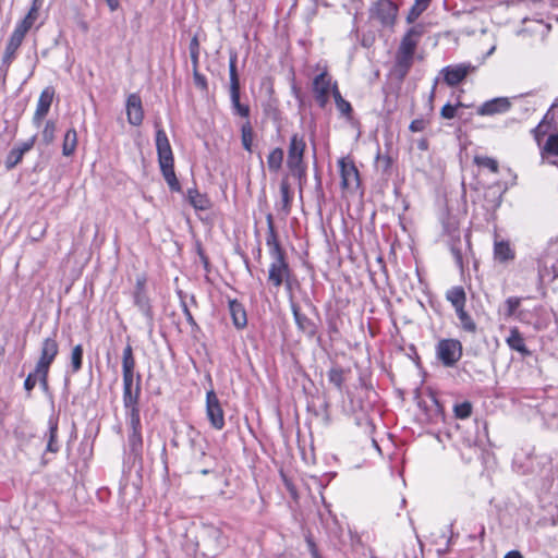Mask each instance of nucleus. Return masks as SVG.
<instances>
[{
	"instance_id": "27",
	"label": "nucleus",
	"mask_w": 558,
	"mask_h": 558,
	"mask_svg": "<svg viewBox=\"0 0 558 558\" xmlns=\"http://www.w3.org/2000/svg\"><path fill=\"white\" fill-rule=\"evenodd\" d=\"M135 359L133 355V349L130 343L123 350L122 353V375L123 377H135Z\"/></svg>"
},
{
	"instance_id": "11",
	"label": "nucleus",
	"mask_w": 558,
	"mask_h": 558,
	"mask_svg": "<svg viewBox=\"0 0 558 558\" xmlns=\"http://www.w3.org/2000/svg\"><path fill=\"white\" fill-rule=\"evenodd\" d=\"M59 352V345L56 339V332L52 337H47L44 339L40 349V356L36 363L37 367H46L50 368L52 362Z\"/></svg>"
},
{
	"instance_id": "15",
	"label": "nucleus",
	"mask_w": 558,
	"mask_h": 558,
	"mask_svg": "<svg viewBox=\"0 0 558 558\" xmlns=\"http://www.w3.org/2000/svg\"><path fill=\"white\" fill-rule=\"evenodd\" d=\"M54 88L52 86H47L43 89V92L39 95L37 108L34 113L33 122L37 126L40 125L43 119L47 116L49 112V109L51 107L53 97H54Z\"/></svg>"
},
{
	"instance_id": "5",
	"label": "nucleus",
	"mask_w": 558,
	"mask_h": 558,
	"mask_svg": "<svg viewBox=\"0 0 558 558\" xmlns=\"http://www.w3.org/2000/svg\"><path fill=\"white\" fill-rule=\"evenodd\" d=\"M236 53H232L229 60V76H230V99L233 112L242 118L248 120L250 107L240 101V80L236 70Z\"/></svg>"
},
{
	"instance_id": "32",
	"label": "nucleus",
	"mask_w": 558,
	"mask_h": 558,
	"mask_svg": "<svg viewBox=\"0 0 558 558\" xmlns=\"http://www.w3.org/2000/svg\"><path fill=\"white\" fill-rule=\"evenodd\" d=\"M507 343L514 351L525 355L530 354V351L526 349L524 339L517 328L510 330V335L507 338Z\"/></svg>"
},
{
	"instance_id": "56",
	"label": "nucleus",
	"mask_w": 558,
	"mask_h": 558,
	"mask_svg": "<svg viewBox=\"0 0 558 558\" xmlns=\"http://www.w3.org/2000/svg\"><path fill=\"white\" fill-rule=\"evenodd\" d=\"M305 542H306V545H307V548H308V551H310L312 558L320 556V554L318 551V548H317V546H316V544L314 542V538H313L311 533H307L305 535Z\"/></svg>"
},
{
	"instance_id": "13",
	"label": "nucleus",
	"mask_w": 558,
	"mask_h": 558,
	"mask_svg": "<svg viewBox=\"0 0 558 558\" xmlns=\"http://www.w3.org/2000/svg\"><path fill=\"white\" fill-rule=\"evenodd\" d=\"M475 66L471 64H457V65H448L445 66L441 70V73H444V81L449 86H456L459 83H461L465 76L471 72L474 71Z\"/></svg>"
},
{
	"instance_id": "42",
	"label": "nucleus",
	"mask_w": 558,
	"mask_h": 558,
	"mask_svg": "<svg viewBox=\"0 0 558 558\" xmlns=\"http://www.w3.org/2000/svg\"><path fill=\"white\" fill-rule=\"evenodd\" d=\"M474 162L480 167L489 169L493 173H498L499 166L498 161L487 156H475Z\"/></svg>"
},
{
	"instance_id": "52",
	"label": "nucleus",
	"mask_w": 558,
	"mask_h": 558,
	"mask_svg": "<svg viewBox=\"0 0 558 558\" xmlns=\"http://www.w3.org/2000/svg\"><path fill=\"white\" fill-rule=\"evenodd\" d=\"M194 84L202 90H207L208 84L206 77L197 71V68H193Z\"/></svg>"
},
{
	"instance_id": "41",
	"label": "nucleus",
	"mask_w": 558,
	"mask_h": 558,
	"mask_svg": "<svg viewBox=\"0 0 558 558\" xmlns=\"http://www.w3.org/2000/svg\"><path fill=\"white\" fill-rule=\"evenodd\" d=\"M83 364V345L76 344L71 352V368L72 373H77Z\"/></svg>"
},
{
	"instance_id": "48",
	"label": "nucleus",
	"mask_w": 558,
	"mask_h": 558,
	"mask_svg": "<svg viewBox=\"0 0 558 558\" xmlns=\"http://www.w3.org/2000/svg\"><path fill=\"white\" fill-rule=\"evenodd\" d=\"M36 374H38L37 380L39 381L41 389L44 391H48V389H49V385H48L49 368H46V367L41 368V367L36 366Z\"/></svg>"
},
{
	"instance_id": "46",
	"label": "nucleus",
	"mask_w": 558,
	"mask_h": 558,
	"mask_svg": "<svg viewBox=\"0 0 558 558\" xmlns=\"http://www.w3.org/2000/svg\"><path fill=\"white\" fill-rule=\"evenodd\" d=\"M456 417L464 420L472 414V404L469 401L458 403L453 408Z\"/></svg>"
},
{
	"instance_id": "6",
	"label": "nucleus",
	"mask_w": 558,
	"mask_h": 558,
	"mask_svg": "<svg viewBox=\"0 0 558 558\" xmlns=\"http://www.w3.org/2000/svg\"><path fill=\"white\" fill-rule=\"evenodd\" d=\"M437 357L446 367H452L462 356V344L456 339H442L438 342Z\"/></svg>"
},
{
	"instance_id": "45",
	"label": "nucleus",
	"mask_w": 558,
	"mask_h": 558,
	"mask_svg": "<svg viewBox=\"0 0 558 558\" xmlns=\"http://www.w3.org/2000/svg\"><path fill=\"white\" fill-rule=\"evenodd\" d=\"M287 166L290 169L292 175L299 179L300 185L302 186V180L305 179L306 175V166L304 161L287 163Z\"/></svg>"
},
{
	"instance_id": "61",
	"label": "nucleus",
	"mask_w": 558,
	"mask_h": 558,
	"mask_svg": "<svg viewBox=\"0 0 558 558\" xmlns=\"http://www.w3.org/2000/svg\"><path fill=\"white\" fill-rule=\"evenodd\" d=\"M293 275L292 272L290 275H288V278L284 280L283 284H284V288L288 292H291L292 291V288H293Z\"/></svg>"
},
{
	"instance_id": "28",
	"label": "nucleus",
	"mask_w": 558,
	"mask_h": 558,
	"mask_svg": "<svg viewBox=\"0 0 558 558\" xmlns=\"http://www.w3.org/2000/svg\"><path fill=\"white\" fill-rule=\"evenodd\" d=\"M446 299L451 303V305L457 311L458 308L465 307L466 303V294L461 286L452 287L446 293Z\"/></svg>"
},
{
	"instance_id": "29",
	"label": "nucleus",
	"mask_w": 558,
	"mask_h": 558,
	"mask_svg": "<svg viewBox=\"0 0 558 558\" xmlns=\"http://www.w3.org/2000/svg\"><path fill=\"white\" fill-rule=\"evenodd\" d=\"M189 203L197 210H206L210 207V201L205 195L199 193L196 189L187 191Z\"/></svg>"
},
{
	"instance_id": "55",
	"label": "nucleus",
	"mask_w": 558,
	"mask_h": 558,
	"mask_svg": "<svg viewBox=\"0 0 558 558\" xmlns=\"http://www.w3.org/2000/svg\"><path fill=\"white\" fill-rule=\"evenodd\" d=\"M305 542H306V545H307V548H308V551H310L312 558L320 556V554L318 551V548H317V546H316V544L314 542V538H313L311 533H307L305 535Z\"/></svg>"
},
{
	"instance_id": "53",
	"label": "nucleus",
	"mask_w": 558,
	"mask_h": 558,
	"mask_svg": "<svg viewBox=\"0 0 558 558\" xmlns=\"http://www.w3.org/2000/svg\"><path fill=\"white\" fill-rule=\"evenodd\" d=\"M376 162H377V166L383 169V171H388L392 165V159L390 156H388V155L383 156L378 151V154L376 156Z\"/></svg>"
},
{
	"instance_id": "21",
	"label": "nucleus",
	"mask_w": 558,
	"mask_h": 558,
	"mask_svg": "<svg viewBox=\"0 0 558 558\" xmlns=\"http://www.w3.org/2000/svg\"><path fill=\"white\" fill-rule=\"evenodd\" d=\"M129 458L133 463L142 462L143 458V435L142 432H128Z\"/></svg>"
},
{
	"instance_id": "39",
	"label": "nucleus",
	"mask_w": 558,
	"mask_h": 558,
	"mask_svg": "<svg viewBox=\"0 0 558 558\" xmlns=\"http://www.w3.org/2000/svg\"><path fill=\"white\" fill-rule=\"evenodd\" d=\"M328 380L339 391H342L344 384V371L341 367H331L328 373Z\"/></svg>"
},
{
	"instance_id": "4",
	"label": "nucleus",
	"mask_w": 558,
	"mask_h": 558,
	"mask_svg": "<svg viewBox=\"0 0 558 558\" xmlns=\"http://www.w3.org/2000/svg\"><path fill=\"white\" fill-rule=\"evenodd\" d=\"M133 302L138 311L146 318V327L149 332H153L155 327V312L151 301L146 291V278L140 276L136 278L135 288L133 291Z\"/></svg>"
},
{
	"instance_id": "51",
	"label": "nucleus",
	"mask_w": 558,
	"mask_h": 558,
	"mask_svg": "<svg viewBox=\"0 0 558 558\" xmlns=\"http://www.w3.org/2000/svg\"><path fill=\"white\" fill-rule=\"evenodd\" d=\"M557 117L558 116L556 114V111L550 106V108L545 113V116L543 117V119H542V121L539 123L543 124L545 128L550 130L554 126Z\"/></svg>"
},
{
	"instance_id": "23",
	"label": "nucleus",
	"mask_w": 558,
	"mask_h": 558,
	"mask_svg": "<svg viewBox=\"0 0 558 558\" xmlns=\"http://www.w3.org/2000/svg\"><path fill=\"white\" fill-rule=\"evenodd\" d=\"M44 439L47 440L45 454L46 453H57L60 450V445L58 441V420L54 417H50L48 421V430L44 435Z\"/></svg>"
},
{
	"instance_id": "57",
	"label": "nucleus",
	"mask_w": 558,
	"mask_h": 558,
	"mask_svg": "<svg viewBox=\"0 0 558 558\" xmlns=\"http://www.w3.org/2000/svg\"><path fill=\"white\" fill-rule=\"evenodd\" d=\"M457 112V107L451 104H446L440 111V114L444 119H452L454 118Z\"/></svg>"
},
{
	"instance_id": "58",
	"label": "nucleus",
	"mask_w": 558,
	"mask_h": 558,
	"mask_svg": "<svg viewBox=\"0 0 558 558\" xmlns=\"http://www.w3.org/2000/svg\"><path fill=\"white\" fill-rule=\"evenodd\" d=\"M426 124H427L426 120H424L422 118L421 119H414L410 123L409 129L412 132H421V131H423L426 128Z\"/></svg>"
},
{
	"instance_id": "2",
	"label": "nucleus",
	"mask_w": 558,
	"mask_h": 558,
	"mask_svg": "<svg viewBox=\"0 0 558 558\" xmlns=\"http://www.w3.org/2000/svg\"><path fill=\"white\" fill-rule=\"evenodd\" d=\"M424 34V26L416 24L412 26L402 37L396 53V66L401 76H404L412 66L416 47Z\"/></svg>"
},
{
	"instance_id": "19",
	"label": "nucleus",
	"mask_w": 558,
	"mask_h": 558,
	"mask_svg": "<svg viewBox=\"0 0 558 558\" xmlns=\"http://www.w3.org/2000/svg\"><path fill=\"white\" fill-rule=\"evenodd\" d=\"M291 311L298 329L305 333L308 338H313L317 332L315 323L305 314L301 313L300 306L294 302H291Z\"/></svg>"
},
{
	"instance_id": "16",
	"label": "nucleus",
	"mask_w": 558,
	"mask_h": 558,
	"mask_svg": "<svg viewBox=\"0 0 558 558\" xmlns=\"http://www.w3.org/2000/svg\"><path fill=\"white\" fill-rule=\"evenodd\" d=\"M267 221V234H266V245L269 248V255L271 258L286 256V252L282 248L278 235L276 232L274 217L271 214L266 216Z\"/></svg>"
},
{
	"instance_id": "34",
	"label": "nucleus",
	"mask_w": 558,
	"mask_h": 558,
	"mask_svg": "<svg viewBox=\"0 0 558 558\" xmlns=\"http://www.w3.org/2000/svg\"><path fill=\"white\" fill-rule=\"evenodd\" d=\"M77 146V133L75 129H70L64 134L62 154L65 157L72 156Z\"/></svg>"
},
{
	"instance_id": "59",
	"label": "nucleus",
	"mask_w": 558,
	"mask_h": 558,
	"mask_svg": "<svg viewBox=\"0 0 558 558\" xmlns=\"http://www.w3.org/2000/svg\"><path fill=\"white\" fill-rule=\"evenodd\" d=\"M35 141H36V136H32L28 141L22 143L21 145H19L17 147H14V148L17 149L19 151H21V154L24 156L25 153H27L28 150H31L33 148Z\"/></svg>"
},
{
	"instance_id": "1",
	"label": "nucleus",
	"mask_w": 558,
	"mask_h": 558,
	"mask_svg": "<svg viewBox=\"0 0 558 558\" xmlns=\"http://www.w3.org/2000/svg\"><path fill=\"white\" fill-rule=\"evenodd\" d=\"M156 150L163 179L171 191L179 192L181 185L174 172V158L169 138L163 129L156 124Z\"/></svg>"
},
{
	"instance_id": "12",
	"label": "nucleus",
	"mask_w": 558,
	"mask_h": 558,
	"mask_svg": "<svg viewBox=\"0 0 558 558\" xmlns=\"http://www.w3.org/2000/svg\"><path fill=\"white\" fill-rule=\"evenodd\" d=\"M141 397V375L135 377H123V405L131 407L140 404Z\"/></svg>"
},
{
	"instance_id": "38",
	"label": "nucleus",
	"mask_w": 558,
	"mask_h": 558,
	"mask_svg": "<svg viewBox=\"0 0 558 558\" xmlns=\"http://www.w3.org/2000/svg\"><path fill=\"white\" fill-rule=\"evenodd\" d=\"M280 195H281V210L284 215H289L291 211L292 195L290 191V184L287 180H282L280 183Z\"/></svg>"
},
{
	"instance_id": "17",
	"label": "nucleus",
	"mask_w": 558,
	"mask_h": 558,
	"mask_svg": "<svg viewBox=\"0 0 558 558\" xmlns=\"http://www.w3.org/2000/svg\"><path fill=\"white\" fill-rule=\"evenodd\" d=\"M341 186L343 189L356 187L359 185V171L354 162L341 158L339 160Z\"/></svg>"
},
{
	"instance_id": "25",
	"label": "nucleus",
	"mask_w": 558,
	"mask_h": 558,
	"mask_svg": "<svg viewBox=\"0 0 558 558\" xmlns=\"http://www.w3.org/2000/svg\"><path fill=\"white\" fill-rule=\"evenodd\" d=\"M229 311L232 317L233 325L238 329H242L247 324L246 312L244 306L236 300L229 301Z\"/></svg>"
},
{
	"instance_id": "47",
	"label": "nucleus",
	"mask_w": 558,
	"mask_h": 558,
	"mask_svg": "<svg viewBox=\"0 0 558 558\" xmlns=\"http://www.w3.org/2000/svg\"><path fill=\"white\" fill-rule=\"evenodd\" d=\"M23 159V155L15 148H12L5 158V168L8 170L16 167Z\"/></svg>"
},
{
	"instance_id": "62",
	"label": "nucleus",
	"mask_w": 558,
	"mask_h": 558,
	"mask_svg": "<svg viewBox=\"0 0 558 558\" xmlns=\"http://www.w3.org/2000/svg\"><path fill=\"white\" fill-rule=\"evenodd\" d=\"M451 253L453 254L454 256V259H456V263L459 265V266H462V254L460 252L459 248H456V247H452L451 248Z\"/></svg>"
},
{
	"instance_id": "49",
	"label": "nucleus",
	"mask_w": 558,
	"mask_h": 558,
	"mask_svg": "<svg viewBox=\"0 0 558 558\" xmlns=\"http://www.w3.org/2000/svg\"><path fill=\"white\" fill-rule=\"evenodd\" d=\"M190 56L193 63V68H197L198 64V54H199V44L196 37H193L190 43Z\"/></svg>"
},
{
	"instance_id": "24",
	"label": "nucleus",
	"mask_w": 558,
	"mask_h": 558,
	"mask_svg": "<svg viewBox=\"0 0 558 558\" xmlns=\"http://www.w3.org/2000/svg\"><path fill=\"white\" fill-rule=\"evenodd\" d=\"M38 5L37 0H34L32 8L29 9L26 16L15 26L13 33L25 38L27 32L32 28L33 24L38 17Z\"/></svg>"
},
{
	"instance_id": "63",
	"label": "nucleus",
	"mask_w": 558,
	"mask_h": 558,
	"mask_svg": "<svg viewBox=\"0 0 558 558\" xmlns=\"http://www.w3.org/2000/svg\"><path fill=\"white\" fill-rule=\"evenodd\" d=\"M416 146L420 150L425 151L428 149V141L427 138H421L417 141Z\"/></svg>"
},
{
	"instance_id": "31",
	"label": "nucleus",
	"mask_w": 558,
	"mask_h": 558,
	"mask_svg": "<svg viewBox=\"0 0 558 558\" xmlns=\"http://www.w3.org/2000/svg\"><path fill=\"white\" fill-rule=\"evenodd\" d=\"M558 277V269L555 265H548L547 260L539 262L538 278L542 283H550Z\"/></svg>"
},
{
	"instance_id": "8",
	"label": "nucleus",
	"mask_w": 558,
	"mask_h": 558,
	"mask_svg": "<svg viewBox=\"0 0 558 558\" xmlns=\"http://www.w3.org/2000/svg\"><path fill=\"white\" fill-rule=\"evenodd\" d=\"M271 259L272 262L268 269V282L278 289L283 284L288 275H290L292 270L287 260V256L275 257Z\"/></svg>"
},
{
	"instance_id": "3",
	"label": "nucleus",
	"mask_w": 558,
	"mask_h": 558,
	"mask_svg": "<svg viewBox=\"0 0 558 558\" xmlns=\"http://www.w3.org/2000/svg\"><path fill=\"white\" fill-rule=\"evenodd\" d=\"M227 546V538L223 536L220 529L214 525L203 526L197 541V547L202 550L205 557L214 558Z\"/></svg>"
},
{
	"instance_id": "26",
	"label": "nucleus",
	"mask_w": 558,
	"mask_h": 558,
	"mask_svg": "<svg viewBox=\"0 0 558 558\" xmlns=\"http://www.w3.org/2000/svg\"><path fill=\"white\" fill-rule=\"evenodd\" d=\"M128 422V432H142L140 404L124 407Z\"/></svg>"
},
{
	"instance_id": "44",
	"label": "nucleus",
	"mask_w": 558,
	"mask_h": 558,
	"mask_svg": "<svg viewBox=\"0 0 558 558\" xmlns=\"http://www.w3.org/2000/svg\"><path fill=\"white\" fill-rule=\"evenodd\" d=\"M56 131H57L56 122L48 120L43 130V142L46 145H49L54 141Z\"/></svg>"
},
{
	"instance_id": "54",
	"label": "nucleus",
	"mask_w": 558,
	"mask_h": 558,
	"mask_svg": "<svg viewBox=\"0 0 558 558\" xmlns=\"http://www.w3.org/2000/svg\"><path fill=\"white\" fill-rule=\"evenodd\" d=\"M37 376L36 368L34 372L29 373L24 381V389L27 391L28 396L31 395V391L34 389L37 383Z\"/></svg>"
},
{
	"instance_id": "37",
	"label": "nucleus",
	"mask_w": 558,
	"mask_h": 558,
	"mask_svg": "<svg viewBox=\"0 0 558 558\" xmlns=\"http://www.w3.org/2000/svg\"><path fill=\"white\" fill-rule=\"evenodd\" d=\"M430 2L432 0H415L414 4L411 7L407 15V22L409 24L415 22L420 17V15L427 10Z\"/></svg>"
},
{
	"instance_id": "14",
	"label": "nucleus",
	"mask_w": 558,
	"mask_h": 558,
	"mask_svg": "<svg viewBox=\"0 0 558 558\" xmlns=\"http://www.w3.org/2000/svg\"><path fill=\"white\" fill-rule=\"evenodd\" d=\"M126 118L131 125L138 126L144 119V109L138 94L133 93L126 99Z\"/></svg>"
},
{
	"instance_id": "10",
	"label": "nucleus",
	"mask_w": 558,
	"mask_h": 558,
	"mask_svg": "<svg viewBox=\"0 0 558 558\" xmlns=\"http://www.w3.org/2000/svg\"><path fill=\"white\" fill-rule=\"evenodd\" d=\"M398 8L391 0H378L372 8V17L378 20L384 26L393 25Z\"/></svg>"
},
{
	"instance_id": "36",
	"label": "nucleus",
	"mask_w": 558,
	"mask_h": 558,
	"mask_svg": "<svg viewBox=\"0 0 558 558\" xmlns=\"http://www.w3.org/2000/svg\"><path fill=\"white\" fill-rule=\"evenodd\" d=\"M283 149L280 147L274 148L267 156V166L269 171L277 173L283 162Z\"/></svg>"
},
{
	"instance_id": "20",
	"label": "nucleus",
	"mask_w": 558,
	"mask_h": 558,
	"mask_svg": "<svg viewBox=\"0 0 558 558\" xmlns=\"http://www.w3.org/2000/svg\"><path fill=\"white\" fill-rule=\"evenodd\" d=\"M511 107L510 101L508 98L505 97H498L490 99L488 101H485L483 105H481L477 108V114L480 116H493L497 113H504L508 111Z\"/></svg>"
},
{
	"instance_id": "60",
	"label": "nucleus",
	"mask_w": 558,
	"mask_h": 558,
	"mask_svg": "<svg viewBox=\"0 0 558 558\" xmlns=\"http://www.w3.org/2000/svg\"><path fill=\"white\" fill-rule=\"evenodd\" d=\"M181 307H182V312L186 318V322L191 325V326H197L196 325V322L192 315V313L190 312L189 307H187V304L184 300L181 299Z\"/></svg>"
},
{
	"instance_id": "50",
	"label": "nucleus",
	"mask_w": 558,
	"mask_h": 558,
	"mask_svg": "<svg viewBox=\"0 0 558 558\" xmlns=\"http://www.w3.org/2000/svg\"><path fill=\"white\" fill-rule=\"evenodd\" d=\"M549 129L545 128L543 124L538 123L532 131V135L535 140V142L537 143L538 147H543L544 145H542V140L543 137L546 135V133L548 132Z\"/></svg>"
},
{
	"instance_id": "22",
	"label": "nucleus",
	"mask_w": 558,
	"mask_h": 558,
	"mask_svg": "<svg viewBox=\"0 0 558 558\" xmlns=\"http://www.w3.org/2000/svg\"><path fill=\"white\" fill-rule=\"evenodd\" d=\"M306 144L299 134H293L290 138L287 163L304 161V151Z\"/></svg>"
},
{
	"instance_id": "43",
	"label": "nucleus",
	"mask_w": 558,
	"mask_h": 558,
	"mask_svg": "<svg viewBox=\"0 0 558 558\" xmlns=\"http://www.w3.org/2000/svg\"><path fill=\"white\" fill-rule=\"evenodd\" d=\"M521 305V298L518 296H510L505 301V312L504 315L506 318L512 317L517 310Z\"/></svg>"
},
{
	"instance_id": "64",
	"label": "nucleus",
	"mask_w": 558,
	"mask_h": 558,
	"mask_svg": "<svg viewBox=\"0 0 558 558\" xmlns=\"http://www.w3.org/2000/svg\"><path fill=\"white\" fill-rule=\"evenodd\" d=\"M504 558H524L522 554L518 550H511L505 555Z\"/></svg>"
},
{
	"instance_id": "7",
	"label": "nucleus",
	"mask_w": 558,
	"mask_h": 558,
	"mask_svg": "<svg viewBox=\"0 0 558 558\" xmlns=\"http://www.w3.org/2000/svg\"><path fill=\"white\" fill-rule=\"evenodd\" d=\"M331 77L327 73V71L322 72L316 75L313 80L312 89L314 93V97L316 102L320 108H325L329 101V94L332 93Z\"/></svg>"
},
{
	"instance_id": "18",
	"label": "nucleus",
	"mask_w": 558,
	"mask_h": 558,
	"mask_svg": "<svg viewBox=\"0 0 558 558\" xmlns=\"http://www.w3.org/2000/svg\"><path fill=\"white\" fill-rule=\"evenodd\" d=\"M23 40H24V38L19 36L17 34H14V33L11 34V36L7 43L4 53H3L1 64H0V71L3 73L4 76L7 75L13 60L15 59L16 51L20 48V46L22 45Z\"/></svg>"
},
{
	"instance_id": "35",
	"label": "nucleus",
	"mask_w": 558,
	"mask_h": 558,
	"mask_svg": "<svg viewBox=\"0 0 558 558\" xmlns=\"http://www.w3.org/2000/svg\"><path fill=\"white\" fill-rule=\"evenodd\" d=\"M253 138L254 131L252 123L250 120H246L241 126V143L243 148L248 153H252L253 150Z\"/></svg>"
},
{
	"instance_id": "9",
	"label": "nucleus",
	"mask_w": 558,
	"mask_h": 558,
	"mask_svg": "<svg viewBox=\"0 0 558 558\" xmlns=\"http://www.w3.org/2000/svg\"><path fill=\"white\" fill-rule=\"evenodd\" d=\"M206 414L211 424L216 429H222L225 426V414L220 405L219 399L214 390H209L206 393Z\"/></svg>"
},
{
	"instance_id": "33",
	"label": "nucleus",
	"mask_w": 558,
	"mask_h": 558,
	"mask_svg": "<svg viewBox=\"0 0 558 558\" xmlns=\"http://www.w3.org/2000/svg\"><path fill=\"white\" fill-rule=\"evenodd\" d=\"M332 96H333V99L336 102V107L340 111V113L350 118L352 114V106L349 101L343 99V97L341 96V94L338 89L337 82H333V85H332Z\"/></svg>"
},
{
	"instance_id": "40",
	"label": "nucleus",
	"mask_w": 558,
	"mask_h": 558,
	"mask_svg": "<svg viewBox=\"0 0 558 558\" xmlns=\"http://www.w3.org/2000/svg\"><path fill=\"white\" fill-rule=\"evenodd\" d=\"M456 313L463 330L468 332L476 331V324L474 323L472 317L465 312L464 307L458 308Z\"/></svg>"
},
{
	"instance_id": "30",
	"label": "nucleus",
	"mask_w": 558,
	"mask_h": 558,
	"mask_svg": "<svg viewBox=\"0 0 558 558\" xmlns=\"http://www.w3.org/2000/svg\"><path fill=\"white\" fill-rule=\"evenodd\" d=\"M495 259L500 263H506L514 258V252L508 242H496L494 246Z\"/></svg>"
}]
</instances>
